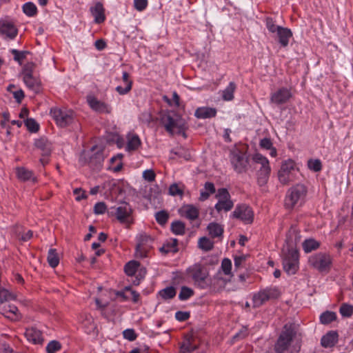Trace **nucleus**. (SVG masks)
I'll return each instance as SVG.
<instances>
[{
	"mask_svg": "<svg viewBox=\"0 0 353 353\" xmlns=\"http://www.w3.org/2000/svg\"><path fill=\"white\" fill-rule=\"evenodd\" d=\"M252 162L260 164L261 167L257 172V183L260 186L265 185L269 179L270 167L266 157L261 154H256L252 157Z\"/></svg>",
	"mask_w": 353,
	"mask_h": 353,
	"instance_id": "nucleus-6",
	"label": "nucleus"
},
{
	"mask_svg": "<svg viewBox=\"0 0 353 353\" xmlns=\"http://www.w3.org/2000/svg\"><path fill=\"white\" fill-rule=\"evenodd\" d=\"M172 232L176 235L185 234V224L180 221H174L171 224Z\"/></svg>",
	"mask_w": 353,
	"mask_h": 353,
	"instance_id": "nucleus-40",
	"label": "nucleus"
},
{
	"mask_svg": "<svg viewBox=\"0 0 353 353\" xmlns=\"http://www.w3.org/2000/svg\"><path fill=\"white\" fill-rule=\"evenodd\" d=\"M295 163L292 160L285 161L279 171L278 176L280 182L283 184H287L292 180L291 172L294 170Z\"/></svg>",
	"mask_w": 353,
	"mask_h": 353,
	"instance_id": "nucleus-13",
	"label": "nucleus"
},
{
	"mask_svg": "<svg viewBox=\"0 0 353 353\" xmlns=\"http://www.w3.org/2000/svg\"><path fill=\"white\" fill-rule=\"evenodd\" d=\"M0 33L5 34L10 39H14L17 34V29L12 23L7 21H1Z\"/></svg>",
	"mask_w": 353,
	"mask_h": 353,
	"instance_id": "nucleus-18",
	"label": "nucleus"
},
{
	"mask_svg": "<svg viewBox=\"0 0 353 353\" xmlns=\"http://www.w3.org/2000/svg\"><path fill=\"white\" fill-rule=\"evenodd\" d=\"M17 312H18V309H17V307L16 306H14V305H9L8 306V310H7V309L5 310L4 314L8 318L13 319V316L12 315H14L16 317H17Z\"/></svg>",
	"mask_w": 353,
	"mask_h": 353,
	"instance_id": "nucleus-58",
	"label": "nucleus"
},
{
	"mask_svg": "<svg viewBox=\"0 0 353 353\" xmlns=\"http://www.w3.org/2000/svg\"><path fill=\"white\" fill-rule=\"evenodd\" d=\"M194 294V291L186 286H183L179 294V299L185 301L190 298Z\"/></svg>",
	"mask_w": 353,
	"mask_h": 353,
	"instance_id": "nucleus-48",
	"label": "nucleus"
},
{
	"mask_svg": "<svg viewBox=\"0 0 353 353\" xmlns=\"http://www.w3.org/2000/svg\"><path fill=\"white\" fill-rule=\"evenodd\" d=\"M25 125L28 130L31 132H37L39 129V125L37 121L32 118H28L25 121Z\"/></svg>",
	"mask_w": 353,
	"mask_h": 353,
	"instance_id": "nucleus-49",
	"label": "nucleus"
},
{
	"mask_svg": "<svg viewBox=\"0 0 353 353\" xmlns=\"http://www.w3.org/2000/svg\"><path fill=\"white\" fill-rule=\"evenodd\" d=\"M132 212L130 205L127 203H123L117 208V218L121 223L130 225L132 223Z\"/></svg>",
	"mask_w": 353,
	"mask_h": 353,
	"instance_id": "nucleus-14",
	"label": "nucleus"
},
{
	"mask_svg": "<svg viewBox=\"0 0 353 353\" xmlns=\"http://www.w3.org/2000/svg\"><path fill=\"white\" fill-rule=\"evenodd\" d=\"M127 144L125 150L128 152L137 150L141 145V142L138 135L129 133L127 137Z\"/></svg>",
	"mask_w": 353,
	"mask_h": 353,
	"instance_id": "nucleus-24",
	"label": "nucleus"
},
{
	"mask_svg": "<svg viewBox=\"0 0 353 353\" xmlns=\"http://www.w3.org/2000/svg\"><path fill=\"white\" fill-rule=\"evenodd\" d=\"M34 146L41 150L42 157H49L52 151V146L50 141L46 137H41L35 140Z\"/></svg>",
	"mask_w": 353,
	"mask_h": 353,
	"instance_id": "nucleus-16",
	"label": "nucleus"
},
{
	"mask_svg": "<svg viewBox=\"0 0 353 353\" xmlns=\"http://www.w3.org/2000/svg\"><path fill=\"white\" fill-rule=\"evenodd\" d=\"M147 5H148L147 0H134V8L139 11L143 10L147 7Z\"/></svg>",
	"mask_w": 353,
	"mask_h": 353,
	"instance_id": "nucleus-60",
	"label": "nucleus"
},
{
	"mask_svg": "<svg viewBox=\"0 0 353 353\" xmlns=\"http://www.w3.org/2000/svg\"><path fill=\"white\" fill-rule=\"evenodd\" d=\"M337 341L338 334L334 331H330L321 338V344L324 347H331L334 346Z\"/></svg>",
	"mask_w": 353,
	"mask_h": 353,
	"instance_id": "nucleus-25",
	"label": "nucleus"
},
{
	"mask_svg": "<svg viewBox=\"0 0 353 353\" xmlns=\"http://www.w3.org/2000/svg\"><path fill=\"white\" fill-rule=\"evenodd\" d=\"M260 146L263 148L269 150L272 146V143L271 140L268 138H264L260 141Z\"/></svg>",
	"mask_w": 353,
	"mask_h": 353,
	"instance_id": "nucleus-64",
	"label": "nucleus"
},
{
	"mask_svg": "<svg viewBox=\"0 0 353 353\" xmlns=\"http://www.w3.org/2000/svg\"><path fill=\"white\" fill-rule=\"evenodd\" d=\"M236 89V85L234 82H230L228 86L223 91L222 97L225 101H231L234 98V92Z\"/></svg>",
	"mask_w": 353,
	"mask_h": 353,
	"instance_id": "nucleus-38",
	"label": "nucleus"
},
{
	"mask_svg": "<svg viewBox=\"0 0 353 353\" xmlns=\"http://www.w3.org/2000/svg\"><path fill=\"white\" fill-rule=\"evenodd\" d=\"M23 82L28 88L33 90L35 93H38L41 89V83L39 79L33 75L27 74L23 77Z\"/></svg>",
	"mask_w": 353,
	"mask_h": 353,
	"instance_id": "nucleus-19",
	"label": "nucleus"
},
{
	"mask_svg": "<svg viewBox=\"0 0 353 353\" xmlns=\"http://www.w3.org/2000/svg\"><path fill=\"white\" fill-rule=\"evenodd\" d=\"M25 336L29 341L35 344L42 343L43 341L41 332L35 327L26 329Z\"/></svg>",
	"mask_w": 353,
	"mask_h": 353,
	"instance_id": "nucleus-22",
	"label": "nucleus"
},
{
	"mask_svg": "<svg viewBox=\"0 0 353 353\" xmlns=\"http://www.w3.org/2000/svg\"><path fill=\"white\" fill-rule=\"evenodd\" d=\"M208 230L212 238L221 236L223 233V227L216 223H210L208 226Z\"/></svg>",
	"mask_w": 353,
	"mask_h": 353,
	"instance_id": "nucleus-32",
	"label": "nucleus"
},
{
	"mask_svg": "<svg viewBox=\"0 0 353 353\" xmlns=\"http://www.w3.org/2000/svg\"><path fill=\"white\" fill-rule=\"evenodd\" d=\"M123 337L130 341H133L137 339V334L134 330L127 329L123 332Z\"/></svg>",
	"mask_w": 353,
	"mask_h": 353,
	"instance_id": "nucleus-56",
	"label": "nucleus"
},
{
	"mask_svg": "<svg viewBox=\"0 0 353 353\" xmlns=\"http://www.w3.org/2000/svg\"><path fill=\"white\" fill-rule=\"evenodd\" d=\"M10 52L14 56V60L19 64H21V62L26 58V56L30 54L29 51H19L16 49H12Z\"/></svg>",
	"mask_w": 353,
	"mask_h": 353,
	"instance_id": "nucleus-46",
	"label": "nucleus"
},
{
	"mask_svg": "<svg viewBox=\"0 0 353 353\" xmlns=\"http://www.w3.org/2000/svg\"><path fill=\"white\" fill-rule=\"evenodd\" d=\"M216 192V188L213 183L205 182L203 189L200 191L199 201H204L207 200L210 196Z\"/></svg>",
	"mask_w": 353,
	"mask_h": 353,
	"instance_id": "nucleus-29",
	"label": "nucleus"
},
{
	"mask_svg": "<svg viewBox=\"0 0 353 353\" xmlns=\"http://www.w3.org/2000/svg\"><path fill=\"white\" fill-rule=\"evenodd\" d=\"M128 293H130L132 295V301L134 303H137L139 300L140 294L137 291L133 290L130 286H126L121 291H118L116 292V295L117 296L121 297L123 300H130V296H128Z\"/></svg>",
	"mask_w": 353,
	"mask_h": 353,
	"instance_id": "nucleus-21",
	"label": "nucleus"
},
{
	"mask_svg": "<svg viewBox=\"0 0 353 353\" xmlns=\"http://www.w3.org/2000/svg\"><path fill=\"white\" fill-rule=\"evenodd\" d=\"M87 101L92 109L95 111L103 113H110V108L105 103L99 101L96 97L93 96H88Z\"/></svg>",
	"mask_w": 353,
	"mask_h": 353,
	"instance_id": "nucleus-17",
	"label": "nucleus"
},
{
	"mask_svg": "<svg viewBox=\"0 0 353 353\" xmlns=\"http://www.w3.org/2000/svg\"><path fill=\"white\" fill-rule=\"evenodd\" d=\"M139 266V263L135 261L127 263L124 268L125 274L128 276H133L135 274Z\"/></svg>",
	"mask_w": 353,
	"mask_h": 353,
	"instance_id": "nucleus-43",
	"label": "nucleus"
},
{
	"mask_svg": "<svg viewBox=\"0 0 353 353\" xmlns=\"http://www.w3.org/2000/svg\"><path fill=\"white\" fill-rule=\"evenodd\" d=\"M83 326L85 329L87 333H91L96 329V325L94 323V319L92 316L86 314L82 321Z\"/></svg>",
	"mask_w": 353,
	"mask_h": 353,
	"instance_id": "nucleus-36",
	"label": "nucleus"
},
{
	"mask_svg": "<svg viewBox=\"0 0 353 353\" xmlns=\"http://www.w3.org/2000/svg\"><path fill=\"white\" fill-rule=\"evenodd\" d=\"M184 191V185L182 183H173L169 188V193L172 196H182Z\"/></svg>",
	"mask_w": 353,
	"mask_h": 353,
	"instance_id": "nucleus-41",
	"label": "nucleus"
},
{
	"mask_svg": "<svg viewBox=\"0 0 353 353\" xmlns=\"http://www.w3.org/2000/svg\"><path fill=\"white\" fill-rule=\"evenodd\" d=\"M296 336H301L299 325L294 323H286L274 345L275 352L284 353L288 350L293 339Z\"/></svg>",
	"mask_w": 353,
	"mask_h": 353,
	"instance_id": "nucleus-2",
	"label": "nucleus"
},
{
	"mask_svg": "<svg viewBox=\"0 0 353 353\" xmlns=\"http://www.w3.org/2000/svg\"><path fill=\"white\" fill-rule=\"evenodd\" d=\"M23 12L28 17H34L37 13V6L32 2H28L23 6Z\"/></svg>",
	"mask_w": 353,
	"mask_h": 353,
	"instance_id": "nucleus-42",
	"label": "nucleus"
},
{
	"mask_svg": "<svg viewBox=\"0 0 353 353\" xmlns=\"http://www.w3.org/2000/svg\"><path fill=\"white\" fill-rule=\"evenodd\" d=\"M156 221L161 225H164L168 222L169 214L165 210L157 212L155 214Z\"/></svg>",
	"mask_w": 353,
	"mask_h": 353,
	"instance_id": "nucleus-47",
	"label": "nucleus"
},
{
	"mask_svg": "<svg viewBox=\"0 0 353 353\" xmlns=\"http://www.w3.org/2000/svg\"><path fill=\"white\" fill-rule=\"evenodd\" d=\"M17 175L19 179H20L21 181H36V178L33 176L32 172L23 167L17 168Z\"/></svg>",
	"mask_w": 353,
	"mask_h": 353,
	"instance_id": "nucleus-31",
	"label": "nucleus"
},
{
	"mask_svg": "<svg viewBox=\"0 0 353 353\" xmlns=\"http://www.w3.org/2000/svg\"><path fill=\"white\" fill-rule=\"evenodd\" d=\"M336 319V314L334 312L326 311L320 316L321 323L328 324Z\"/></svg>",
	"mask_w": 353,
	"mask_h": 353,
	"instance_id": "nucleus-44",
	"label": "nucleus"
},
{
	"mask_svg": "<svg viewBox=\"0 0 353 353\" xmlns=\"http://www.w3.org/2000/svg\"><path fill=\"white\" fill-rule=\"evenodd\" d=\"M189 273L195 281H203L206 277L201 265L195 264L188 269Z\"/></svg>",
	"mask_w": 353,
	"mask_h": 353,
	"instance_id": "nucleus-26",
	"label": "nucleus"
},
{
	"mask_svg": "<svg viewBox=\"0 0 353 353\" xmlns=\"http://www.w3.org/2000/svg\"><path fill=\"white\" fill-rule=\"evenodd\" d=\"M292 97L290 90L285 88L279 89L270 97L271 102L280 105L286 103Z\"/></svg>",
	"mask_w": 353,
	"mask_h": 353,
	"instance_id": "nucleus-15",
	"label": "nucleus"
},
{
	"mask_svg": "<svg viewBox=\"0 0 353 353\" xmlns=\"http://www.w3.org/2000/svg\"><path fill=\"white\" fill-rule=\"evenodd\" d=\"M266 27L272 33L276 32L281 26H276L273 19L270 17L266 19Z\"/></svg>",
	"mask_w": 353,
	"mask_h": 353,
	"instance_id": "nucleus-55",
	"label": "nucleus"
},
{
	"mask_svg": "<svg viewBox=\"0 0 353 353\" xmlns=\"http://www.w3.org/2000/svg\"><path fill=\"white\" fill-rule=\"evenodd\" d=\"M181 212L183 215L190 220H195L199 216V210L192 205L183 206Z\"/></svg>",
	"mask_w": 353,
	"mask_h": 353,
	"instance_id": "nucleus-30",
	"label": "nucleus"
},
{
	"mask_svg": "<svg viewBox=\"0 0 353 353\" xmlns=\"http://www.w3.org/2000/svg\"><path fill=\"white\" fill-rule=\"evenodd\" d=\"M332 260L330 255L326 253L319 252L309 258L308 263L319 272L327 273L332 266Z\"/></svg>",
	"mask_w": 353,
	"mask_h": 353,
	"instance_id": "nucleus-5",
	"label": "nucleus"
},
{
	"mask_svg": "<svg viewBox=\"0 0 353 353\" xmlns=\"http://www.w3.org/2000/svg\"><path fill=\"white\" fill-rule=\"evenodd\" d=\"M221 268L225 275H230L232 269V262L229 259L225 258L221 262Z\"/></svg>",
	"mask_w": 353,
	"mask_h": 353,
	"instance_id": "nucleus-54",
	"label": "nucleus"
},
{
	"mask_svg": "<svg viewBox=\"0 0 353 353\" xmlns=\"http://www.w3.org/2000/svg\"><path fill=\"white\" fill-rule=\"evenodd\" d=\"M190 314L189 312L178 311L175 314V318L179 321H185L190 318Z\"/></svg>",
	"mask_w": 353,
	"mask_h": 353,
	"instance_id": "nucleus-59",
	"label": "nucleus"
},
{
	"mask_svg": "<svg viewBox=\"0 0 353 353\" xmlns=\"http://www.w3.org/2000/svg\"><path fill=\"white\" fill-rule=\"evenodd\" d=\"M307 194V188L303 184L298 183L287 192L285 205L288 209L293 208L296 204L301 203Z\"/></svg>",
	"mask_w": 353,
	"mask_h": 353,
	"instance_id": "nucleus-4",
	"label": "nucleus"
},
{
	"mask_svg": "<svg viewBox=\"0 0 353 353\" xmlns=\"http://www.w3.org/2000/svg\"><path fill=\"white\" fill-rule=\"evenodd\" d=\"M103 161V156L101 152H97L94 157L90 158V163L92 165H95L97 168H99L102 162Z\"/></svg>",
	"mask_w": 353,
	"mask_h": 353,
	"instance_id": "nucleus-52",
	"label": "nucleus"
},
{
	"mask_svg": "<svg viewBox=\"0 0 353 353\" xmlns=\"http://www.w3.org/2000/svg\"><path fill=\"white\" fill-rule=\"evenodd\" d=\"M278 41L282 47H287L289 39L292 37V31L287 28H280L276 32Z\"/></svg>",
	"mask_w": 353,
	"mask_h": 353,
	"instance_id": "nucleus-23",
	"label": "nucleus"
},
{
	"mask_svg": "<svg viewBox=\"0 0 353 353\" xmlns=\"http://www.w3.org/2000/svg\"><path fill=\"white\" fill-rule=\"evenodd\" d=\"M61 347V345L59 341H52L48 344L46 351L48 353H56Z\"/></svg>",
	"mask_w": 353,
	"mask_h": 353,
	"instance_id": "nucleus-53",
	"label": "nucleus"
},
{
	"mask_svg": "<svg viewBox=\"0 0 353 353\" xmlns=\"http://www.w3.org/2000/svg\"><path fill=\"white\" fill-rule=\"evenodd\" d=\"M161 123L164 126L165 130L171 135L174 133H181L185 136L184 130L186 123L185 120L179 114L174 112L164 113L161 115Z\"/></svg>",
	"mask_w": 353,
	"mask_h": 353,
	"instance_id": "nucleus-3",
	"label": "nucleus"
},
{
	"mask_svg": "<svg viewBox=\"0 0 353 353\" xmlns=\"http://www.w3.org/2000/svg\"><path fill=\"white\" fill-rule=\"evenodd\" d=\"M340 313L345 317L351 316L353 314V306L346 303L342 304L340 307Z\"/></svg>",
	"mask_w": 353,
	"mask_h": 353,
	"instance_id": "nucleus-51",
	"label": "nucleus"
},
{
	"mask_svg": "<svg viewBox=\"0 0 353 353\" xmlns=\"http://www.w3.org/2000/svg\"><path fill=\"white\" fill-rule=\"evenodd\" d=\"M122 81L125 84V86L118 85L116 88V90L120 94H125L128 93L131 89L132 85V81L130 79V74L127 72H123L122 74Z\"/></svg>",
	"mask_w": 353,
	"mask_h": 353,
	"instance_id": "nucleus-27",
	"label": "nucleus"
},
{
	"mask_svg": "<svg viewBox=\"0 0 353 353\" xmlns=\"http://www.w3.org/2000/svg\"><path fill=\"white\" fill-rule=\"evenodd\" d=\"M50 113L60 127H65L73 121L74 114L72 110L52 109Z\"/></svg>",
	"mask_w": 353,
	"mask_h": 353,
	"instance_id": "nucleus-10",
	"label": "nucleus"
},
{
	"mask_svg": "<svg viewBox=\"0 0 353 353\" xmlns=\"http://www.w3.org/2000/svg\"><path fill=\"white\" fill-rule=\"evenodd\" d=\"M301 239L295 227H291L288 234L287 243L282 249L283 268L288 275L295 274L299 268V254L294 245Z\"/></svg>",
	"mask_w": 353,
	"mask_h": 353,
	"instance_id": "nucleus-1",
	"label": "nucleus"
},
{
	"mask_svg": "<svg viewBox=\"0 0 353 353\" xmlns=\"http://www.w3.org/2000/svg\"><path fill=\"white\" fill-rule=\"evenodd\" d=\"M90 12L94 18V22L97 23H103L105 19V10L103 8V4L100 2H97L95 3L94 6L90 8Z\"/></svg>",
	"mask_w": 353,
	"mask_h": 353,
	"instance_id": "nucleus-20",
	"label": "nucleus"
},
{
	"mask_svg": "<svg viewBox=\"0 0 353 353\" xmlns=\"http://www.w3.org/2000/svg\"><path fill=\"white\" fill-rule=\"evenodd\" d=\"M106 205L103 202H99L94 205V212L97 214H101L105 212Z\"/></svg>",
	"mask_w": 353,
	"mask_h": 353,
	"instance_id": "nucleus-57",
	"label": "nucleus"
},
{
	"mask_svg": "<svg viewBox=\"0 0 353 353\" xmlns=\"http://www.w3.org/2000/svg\"><path fill=\"white\" fill-rule=\"evenodd\" d=\"M216 114V110L213 108L201 107L195 111V117L199 119H208L214 117Z\"/></svg>",
	"mask_w": 353,
	"mask_h": 353,
	"instance_id": "nucleus-28",
	"label": "nucleus"
},
{
	"mask_svg": "<svg viewBox=\"0 0 353 353\" xmlns=\"http://www.w3.org/2000/svg\"><path fill=\"white\" fill-rule=\"evenodd\" d=\"M232 216L248 224L253 221L254 213L249 206L242 204L236 207L234 211L232 212Z\"/></svg>",
	"mask_w": 353,
	"mask_h": 353,
	"instance_id": "nucleus-12",
	"label": "nucleus"
},
{
	"mask_svg": "<svg viewBox=\"0 0 353 353\" xmlns=\"http://www.w3.org/2000/svg\"><path fill=\"white\" fill-rule=\"evenodd\" d=\"M47 260L52 268H55L59 265V257L55 249L49 250Z\"/></svg>",
	"mask_w": 353,
	"mask_h": 353,
	"instance_id": "nucleus-37",
	"label": "nucleus"
},
{
	"mask_svg": "<svg viewBox=\"0 0 353 353\" xmlns=\"http://www.w3.org/2000/svg\"><path fill=\"white\" fill-rule=\"evenodd\" d=\"M307 166L314 172H319L322 169V164L319 159H310L307 161Z\"/></svg>",
	"mask_w": 353,
	"mask_h": 353,
	"instance_id": "nucleus-50",
	"label": "nucleus"
},
{
	"mask_svg": "<svg viewBox=\"0 0 353 353\" xmlns=\"http://www.w3.org/2000/svg\"><path fill=\"white\" fill-rule=\"evenodd\" d=\"M176 293V289L172 286H170L159 291V294L163 299L167 300L174 298Z\"/></svg>",
	"mask_w": 353,
	"mask_h": 353,
	"instance_id": "nucleus-39",
	"label": "nucleus"
},
{
	"mask_svg": "<svg viewBox=\"0 0 353 353\" xmlns=\"http://www.w3.org/2000/svg\"><path fill=\"white\" fill-rule=\"evenodd\" d=\"M156 174L152 170H147L143 172V177L149 182L154 181Z\"/></svg>",
	"mask_w": 353,
	"mask_h": 353,
	"instance_id": "nucleus-62",
	"label": "nucleus"
},
{
	"mask_svg": "<svg viewBox=\"0 0 353 353\" xmlns=\"http://www.w3.org/2000/svg\"><path fill=\"white\" fill-rule=\"evenodd\" d=\"M213 245L214 243L207 237H201L199 240V247L205 251L212 250Z\"/></svg>",
	"mask_w": 353,
	"mask_h": 353,
	"instance_id": "nucleus-45",
	"label": "nucleus"
},
{
	"mask_svg": "<svg viewBox=\"0 0 353 353\" xmlns=\"http://www.w3.org/2000/svg\"><path fill=\"white\" fill-rule=\"evenodd\" d=\"M177 243H178L177 239H172L171 242L165 243L161 248H160L159 250L163 254H166L169 252L175 253L177 252V248H176Z\"/></svg>",
	"mask_w": 353,
	"mask_h": 353,
	"instance_id": "nucleus-34",
	"label": "nucleus"
},
{
	"mask_svg": "<svg viewBox=\"0 0 353 353\" xmlns=\"http://www.w3.org/2000/svg\"><path fill=\"white\" fill-rule=\"evenodd\" d=\"M138 243L136 246L135 255L137 258H145L151 248L152 239L146 234H141L137 237Z\"/></svg>",
	"mask_w": 353,
	"mask_h": 353,
	"instance_id": "nucleus-11",
	"label": "nucleus"
},
{
	"mask_svg": "<svg viewBox=\"0 0 353 353\" xmlns=\"http://www.w3.org/2000/svg\"><path fill=\"white\" fill-rule=\"evenodd\" d=\"M197 349V345L194 344L193 339L188 338L185 339L181 345V353H190Z\"/></svg>",
	"mask_w": 353,
	"mask_h": 353,
	"instance_id": "nucleus-33",
	"label": "nucleus"
},
{
	"mask_svg": "<svg viewBox=\"0 0 353 353\" xmlns=\"http://www.w3.org/2000/svg\"><path fill=\"white\" fill-rule=\"evenodd\" d=\"M216 198L218 202L216 203L214 208L218 212L222 210L228 212L232 209L234 203L231 200V196L226 188H220L217 191Z\"/></svg>",
	"mask_w": 353,
	"mask_h": 353,
	"instance_id": "nucleus-8",
	"label": "nucleus"
},
{
	"mask_svg": "<svg viewBox=\"0 0 353 353\" xmlns=\"http://www.w3.org/2000/svg\"><path fill=\"white\" fill-rule=\"evenodd\" d=\"M320 243L313 239H306L303 243V248L306 253L318 249Z\"/></svg>",
	"mask_w": 353,
	"mask_h": 353,
	"instance_id": "nucleus-35",
	"label": "nucleus"
},
{
	"mask_svg": "<svg viewBox=\"0 0 353 353\" xmlns=\"http://www.w3.org/2000/svg\"><path fill=\"white\" fill-rule=\"evenodd\" d=\"M34 68V64L33 63H28L26 64L23 68V77L26 76L27 74L32 75Z\"/></svg>",
	"mask_w": 353,
	"mask_h": 353,
	"instance_id": "nucleus-61",
	"label": "nucleus"
},
{
	"mask_svg": "<svg viewBox=\"0 0 353 353\" xmlns=\"http://www.w3.org/2000/svg\"><path fill=\"white\" fill-rule=\"evenodd\" d=\"M279 291L275 288H268L255 294L252 298L253 307H259L268 301L278 298Z\"/></svg>",
	"mask_w": 353,
	"mask_h": 353,
	"instance_id": "nucleus-9",
	"label": "nucleus"
},
{
	"mask_svg": "<svg viewBox=\"0 0 353 353\" xmlns=\"http://www.w3.org/2000/svg\"><path fill=\"white\" fill-rule=\"evenodd\" d=\"M230 161L234 170L238 173L245 172L251 167L248 157L238 150L231 152Z\"/></svg>",
	"mask_w": 353,
	"mask_h": 353,
	"instance_id": "nucleus-7",
	"label": "nucleus"
},
{
	"mask_svg": "<svg viewBox=\"0 0 353 353\" xmlns=\"http://www.w3.org/2000/svg\"><path fill=\"white\" fill-rule=\"evenodd\" d=\"M248 335V330L246 327H243L240 331L236 333L234 336L233 339L234 340L241 339H244Z\"/></svg>",
	"mask_w": 353,
	"mask_h": 353,
	"instance_id": "nucleus-63",
	"label": "nucleus"
}]
</instances>
